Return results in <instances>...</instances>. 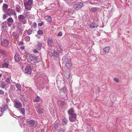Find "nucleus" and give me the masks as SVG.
<instances>
[{
    "mask_svg": "<svg viewBox=\"0 0 132 132\" xmlns=\"http://www.w3.org/2000/svg\"><path fill=\"white\" fill-rule=\"evenodd\" d=\"M71 74L69 72H67L64 74L65 77L67 79H69L70 76Z\"/></svg>",
    "mask_w": 132,
    "mask_h": 132,
    "instance_id": "20",
    "label": "nucleus"
},
{
    "mask_svg": "<svg viewBox=\"0 0 132 132\" xmlns=\"http://www.w3.org/2000/svg\"><path fill=\"white\" fill-rule=\"evenodd\" d=\"M23 44V42H20V45H22Z\"/></svg>",
    "mask_w": 132,
    "mask_h": 132,
    "instance_id": "56",
    "label": "nucleus"
},
{
    "mask_svg": "<svg viewBox=\"0 0 132 132\" xmlns=\"http://www.w3.org/2000/svg\"><path fill=\"white\" fill-rule=\"evenodd\" d=\"M9 64V60L8 59H5L4 60V62L2 64L3 67L7 68Z\"/></svg>",
    "mask_w": 132,
    "mask_h": 132,
    "instance_id": "6",
    "label": "nucleus"
},
{
    "mask_svg": "<svg viewBox=\"0 0 132 132\" xmlns=\"http://www.w3.org/2000/svg\"><path fill=\"white\" fill-rule=\"evenodd\" d=\"M65 104V102L64 101H61L60 103V105L63 106Z\"/></svg>",
    "mask_w": 132,
    "mask_h": 132,
    "instance_id": "42",
    "label": "nucleus"
},
{
    "mask_svg": "<svg viewBox=\"0 0 132 132\" xmlns=\"http://www.w3.org/2000/svg\"><path fill=\"white\" fill-rule=\"evenodd\" d=\"M68 114L70 115H72L73 114L75 113H74V110L73 108H71L68 111Z\"/></svg>",
    "mask_w": 132,
    "mask_h": 132,
    "instance_id": "16",
    "label": "nucleus"
},
{
    "mask_svg": "<svg viewBox=\"0 0 132 132\" xmlns=\"http://www.w3.org/2000/svg\"><path fill=\"white\" fill-rule=\"evenodd\" d=\"M77 116L76 113L73 114L72 115H69V119L71 122H73L75 121L77 119Z\"/></svg>",
    "mask_w": 132,
    "mask_h": 132,
    "instance_id": "7",
    "label": "nucleus"
},
{
    "mask_svg": "<svg viewBox=\"0 0 132 132\" xmlns=\"http://www.w3.org/2000/svg\"><path fill=\"white\" fill-rule=\"evenodd\" d=\"M40 97L37 96L35 98L34 100V101L35 102H38L39 101Z\"/></svg>",
    "mask_w": 132,
    "mask_h": 132,
    "instance_id": "31",
    "label": "nucleus"
},
{
    "mask_svg": "<svg viewBox=\"0 0 132 132\" xmlns=\"http://www.w3.org/2000/svg\"><path fill=\"white\" fill-rule=\"evenodd\" d=\"M27 58L28 61L29 62L34 60H37V57L34 55H32L31 54L29 55V56H27Z\"/></svg>",
    "mask_w": 132,
    "mask_h": 132,
    "instance_id": "5",
    "label": "nucleus"
},
{
    "mask_svg": "<svg viewBox=\"0 0 132 132\" xmlns=\"http://www.w3.org/2000/svg\"><path fill=\"white\" fill-rule=\"evenodd\" d=\"M0 53L3 55H5L7 54V53L1 49L0 50Z\"/></svg>",
    "mask_w": 132,
    "mask_h": 132,
    "instance_id": "36",
    "label": "nucleus"
},
{
    "mask_svg": "<svg viewBox=\"0 0 132 132\" xmlns=\"http://www.w3.org/2000/svg\"><path fill=\"white\" fill-rule=\"evenodd\" d=\"M83 6L82 2H79L75 4L73 6V8L76 10H78L81 9Z\"/></svg>",
    "mask_w": 132,
    "mask_h": 132,
    "instance_id": "3",
    "label": "nucleus"
},
{
    "mask_svg": "<svg viewBox=\"0 0 132 132\" xmlns=\"http://www.w3.org/2000/svg\"><path fill=\"white\" fill-rule=\"evenodd\" d=\"M26 88L27 89V91L28 93L30 94L33 92V91L30 88L27 87H26Z\"/></svg>",
    "mask_w": 132,
    "mask_h": 132,
    "instance_id": "21",
    "label": "nucleus"
},
{
    "mask_svg": "<svg viewBox=\"0 0 132 132\" xmlns=\"http://www.w3.org/2000/svg\"><path fill=\"white\" fill-rule=\"evenodd\" d=\"M1 43L2 45L4 46H7L8 44V41L6 39H5L4 40L1 39Z\"/></svg>",
    "mask_w": 132,
    "mask_h": 132,
    "instance_id": "11",
    "label": "nucleus"
},
{
    "mask_svg": "<svg viewBox=\"0 0 132 132\" xmlns=\"http://www.w3.org/2000/svg\"><path fill=\"white\" fill-rule=\"evenodd\" d=\"M65 66L68 68H69L71 66V62L70 60L66 59L65 60Z\"/></svg>",
    "mask_w": 132,
    "mask_h": 132,
    "instance_id": "12",
    "label": "nucleus"
},
{
    "mask_svg": "<svg viewBox=\"0 0 132 132\" xmlns=\"http://www.w3.org/2000/svg\"><path fill=\"white\" fill-rule=\"evenodd\" d=\"M27 33L28 35H30L32 33V30L31 29H29L27 31Z\"/></svg>",
    "mask_w": 132,
    "mask_h": 132,
    "instance_id": "40",
    "label": "nucleus"
},
{
    "mask_svg": "<svg viewBox=\"0 0 132 132\" xmlns=\"http://www.w3.org/2000/svg\"><path fill=\"white\" fill-rule=\"evenodd\" d=\"M35 121L34 120H29L27 121V123L29 124L34 125L35 123Z\"/></svg>",
    "mask_w": 132,
    "mask_h": 132,
    "instance_id": "26",
    "label": "nucleus"
},
{
    "mask_svg": "<svg viewBox=\"0 0 132 132\" xmlns=\"http://www.w3.org/2000/svg\"><path fill=\"white\" fill-rule=\"evenodd\" d=\"M4 94V92L1 90H0V94L2 95Z\"/></svg>",
    "mask_w": 132,
    "mask_h": 132,
    "instance_id": "51",
    "label": "nucleus"
},
{
    "mask_svg": "<svg viewBox=\"0 0 132 132\" xmlns=\"http://www.w3.org/2000/svg\"><path fill=\"white\" fill-rule=\"evenodd\" d=\"M20 58L21 57L19 53H16L14 56L15 61L16 62H18L19 61Z\"/></svg>",
    "mask_w": 132,
    "mask_h": 132,
    "instance_id": "13",
    "label": "nucleus"
},
{
    "mask_svg": "<svg viewBox=\"0 0 132 132\" xmlns=\"http://www.w3.org/2000/svg\"><path fill=\"white\" fill-rule=\"evenodd\" d=\"M8 108V105L6 104H3L2 107H0V110L3 113Z\"/></svg>",
    "mask_w": 132,
    "mask_h": 132,
    "instance_id": "10",
    "label": "nucleus"
},
{
    "mask_svg": "<svg viewBox=\"0 0 132 132\" xmlns=\"http://www.w3.org/2000/svg\"><path fill=\"white\" fill-rule=\"evenodd\" d=\"M60 92H63L64 93H67V91L65 87H63L60 89Z\"/></svg>",
    "mask_w": 132,
    "mask_h": 132,
    "instance_id": "28",
    "label": "nucleus"
},
{
    "mask_svg": "<svg viewBox=\"0 0 132 132\" xmlns=\"http://www.w3.org/2000/svg\"><path fill=\"white\" fill-rule=\"evenodd\" d=\"M42 45V44L40 42H38L37 45L36 47L37 49L38 50H40L41 48V47Z\"/></svg>",
    "mask_w": 132,
    "mask_h": 132,
    "instance_id": "23",
    "label": "nucleus"
},
{
    "mask_svg": "<svg viewBox=\"0 0 132 132\" xmlns=\"http://www.w3.org/2000/svg\"><path fill=\"white\" fill-rule=\"evenodd\" d=\"M24 5L25 9L28 10H30L31 9L30 6L32 4L33 0H29L28 1H24Z\"/></svg>",
    "mask_w": 132,
    "mask_h": 132,
    "instance_id": "1",
    "label": "nucleus"
},
{
    "mask_svg": "<svg viewBox=\"0 0 132 132\" xmlns=\"http://www.w3.org/2000/svg\"><path fill=\"white\" fill-rule=\"evenodd\" d=\"M2 76V74H0V77H1Z\"/></svg>",
    "mask_w": 132,
    "mask_h": 132,
    "instance_id": "64",
    "label": "nucleus"
},
{
    "mask_svg": "<svg viewBox=\"0 0 132 132\" xmlns=\"http://www.w3.org/2000/svg\"><path fill=\"white\" fill-rule=\"evenodd\" d=\"M91 4H96V3H90Z\"/></svg>",
    "mask_w": 132,
    "mask_h": 132,
    "instance_id": "60",
    "label": "nucleus"
},
{
    "mask_svg": "<svg viewBox=\"0 0 132 132\" xmlns=\"http://www.w3.org/2000/svg\"><path fill=\"white\" fill-rule=\"evenodd\" d=\"M7 13L9 15H15L16 13L14 10L9 9L7 10Z\"/></svg>",
    "mask_w": 132,
    "mask_h": 132,
    "instance_id": "8",
    "label": "nucleus"
},
{
    "mask_svg": "<svg viewBox=\"0 0 132 132\" xmlns=\"http://www.w3.org/2000/svg\"><path fill=\"white\" fill-rule=\"evenodd\" d=\"M16 35V33L15 32H12V36L13 37H15Z\"/></svg>",
    "mask_w": 132,
    "mask_h": 132,
    "instance_id": "47",
    "label": "nucleus"
},
{
    "mask_svg": "<svg viewBox=\"0 0 132 132\" xmlns=\"http://www.w3.org/2000/svg\"><path fill=\"white\" fill-rule=\"evenodd\" d=\"M31 68L29 66H27L25 68L24 72L26 73L30 74L31 73Z\"/></svg>",
    "mask_w": 132,
    "mask_h": 132,
    "instance_id": "9",
    "label": "nucleus"
},
{
    "mask_svg": "<svg viewBox=\"0 0 132 132\" xmlns=\"http://www.w3.org/2000/svg\"><path fill=\"white\" fill-rule=\"evenodd\" d=\"M36 110L37 112L40 114L42 113L43 112V109L40 106H38Z\"/></svg>",
    "mask_w": 132,
    "mask_h": 132,
    "instance_id": "14",
    "label": "nucleus"
},
{
    "mask_svg": "<svg viewBox=\"0 0 132 132\" xmlns=\"http://www.w3.org/2000/svg\"><path fill=\"white\" fill-rule=\"evenodd\" d=\"M110 47L107 46L105 47L103 49L104 52L105 53H108L110 51Z\"/></svg>",
    "mask_w": 132,
    "mask_h": 132,
    "instance_id": "18",
    "label": "nucleus"
},
{
    "mask_svg": "<svg viewBox=\"0 0 132 132\" xmlns=\"http://www.w3.org/2000/svg\"><path fill=\"white\" fill-rule=\"evenodd\" d=\"M8 99H9L7 97H6V101H7V100Z\"/></svg>",
    "mask_w": 132,
    "mask_h": 132,
    "instance_id": "63",
    "label": "nucleus"
},
{
    "mask_svg": "<svg viewBox=\"0 0 132 132\" xmlns=\"http://www.w3.org/2000/svg\"><path fill=\"white\" fill-rule=\"evenodd\" d=\"M57 52H56V54L58 55L62 52V49L60 47H59L58 48H57Z\"/></svg>",
    "mask_w": 132,
    "mask_h": 132,
    "instance_id": "25",
    "label": "nucleus"
},
{
    "mask_svg": "<svg viewBox=\"0 0 132 132\" xmlns=\"http://www.w3.org/2000/svg\"><path fill=\"white\" fill-rule=\"evenodd\" d=\"M59 132H65V130L63 128H61L59 130Z\"/></svg>",
    "mask_w": 132,
    "mask_h": 132,
    "instance_id": "43",
    "label": "nucleus"
},
{
    "mask_svg": "<svg viewBox=\"0 0 132 132\" xmlns=\"http://www.w3.org/2000/svg\"><path fill=\"white\" fill-rule=\"evenodd\" d=\"M46 20L48 22H50L51 21V18L50 16H49L46 19Z\"/></svg>",
    "mask_w": 132,
    "mask_h": 132,
    "instance_id": "41",
    "label": "nucleus"
},
{
    "mask_svg": "<svg viewBox=\"0 0 132 132\" xmlns=\"http://www.w3.org/2000/svg\"><path fill=\"white\" fill-rule=\"evenodd\" d=\"M47 44L50 47H51L53 46L52 39H48Z\"/></svg>",
    "mask_w": 132,
    "mask_h": 132,
    "instance_id": "15",
    "label": "nucleus"
},
{
    "mask_svg": "<svg viewBox=\"0 0 132 132\" xmlns=\"http://www.w3.org/2000/svg\"><path fill=\"white\" fill-rule=\"evenodd\" d=\"M5 97H7V93H5Z\"/></svg>",
    "mask_w": 132,
    "mask_h": 132,
    "instance_id": "57",
    "label": "nucleus"
},
{
    "mask_svg": "<svg viewBox=\"0 0 132 132\" xmlns=\"http://www.w3.org/2000/svg\"><path fill=\"white\" fill-rule=\"evenodd\" d=\"M19 109H20V112L22 114L23 116L24 115L25 111L24 109L23 108H21Z\"/></svg>",
    "mask_w": 132,
    "mask_h": 132,
    "instance_id": "24",
    "label": "nucleus"
},
{
    "mask_svg": "<svg viewBox=\"0 0 132 132\" xmlns=\"http://www.w3.org/2000/svg\"><path fill=\"white\" fill-rule=\"evenodd\" d=\"M6 81L8 83H9L10 82V80L9 78H6Z\"/></svg>",
    "mask_w": 132,
    "mask_h": 132,
    "instance_id": "44",
    "label": "nucleus"
},
{
    "mask_svg": "<svg viewBox=\"0 0 132 132\" xmlns=\"http://www.w3.org/2000/svg\"><path fill=\"white\" fill-rule=\"evenodd\" d=\"M99 9L97 7H94L92 8L91 10L93 12H95L98 11Z\"/></svg>",
    "mask_w": 132,
    "mask_h": 132,
    "instance_id": "30",
    "label": "nucleus"
},
{
    "mask_svg": "<svg viewBox=\"0 0 132 132\" xmlns=\"http://www.w3.org/2000/svg\"><path fill=\"white\" fill-rule=\"evenodd\" d=\"M21 100L25 102H27L28 101V99L25 97L24 96H22L20 97Z\"/></svg>",
    "mask_w": 132,
    "mask_h": 132,
    "instance_id": "27",
    "label": "nucleus"
},
{
    "mask_svg": "<svg viewBox=\"0 0 132 132\" xmlns=\"http://www.w3.org/2000/svg\"><path fill=\"white\" fill-rule=\"evenodd\" d=\"M24 39L26 41L28 42L30 40V37L28 36H26L25 37Z\"/></svg>",
    "mask_w": 132,
    "mask_h": 132,
    "instance_id": "38",
    "label": "nucleus"
},
{
    "mask_svg": "<svg viewBox=\"0 0 132 132\" xmlns=\"http://www.w3.org/2000/svg\"><path fill=\"white\" fill-rule=\"evenodd\" d=\"M33 52L35 53H37L38 51L36 49H34L33 51Z\"/></svg>",
    "mask_w": 132,
    "mask_h": 132,
    "instance_id": "52",
    "label": "nucleus"
},
{
    "mask_svg": "<svg viewBox=\"0 0 132 132\" xmlns=\"http://www.w3.org/2000/svg\"><path fill=\"white\" fill-rule=\"evenodd\" d=\"M41 132H44V130L43 129H42L41 131Z\"/></svg>",
    "mask_w": 132,
    "mask_h": 132,
    "instance_id": "59",
    "label": "nucleus"
},
{
    "mask_svg": "<svg viewBox=\"0 0 132 132\" xmlns=\"http://www.w3.org/2000/svg\"><path fill=\"white\" fill-rule=\"evenodd\" d=\"M8 7V5L7 4L5 3H4L3 4V9L4 10L5 9V10H6L7 9V8Z\"/></svg>",
    "mask_w": 132,
    "mask_h": 132,
    "instance_id": "29",
    "label": "nucleus"
},
{
    "mask_svg": "<svg viewBox=\"0 0 132 132\" xmlns=\"http://www.w3.org/2000/svg\"><path fill=\"white\" fill-rule=\"evenodd\" d=\"M114 80L116 81L117 82H118L119 81V79L116 78H114Z\"/></svg>",
    "mask_w": 132,
    "mask_h": 132,
    "instance_id": "50",
    "label": "nucleus"
},
{
    "mask_svg": "<svg viewBox=\"0 0 132 132\" xmlns=\"http://www.w3.org/2000/svg\"><path fill=\"white\" fill-rule=\"evenodd\" d=\"M18 117L20 118L21 119H23L24 118V117H23L21 116H20Z\"/></svg>",
    "mask_w": 132,
    "mask_h": 132,
    "instance_id": "54",
    "label": "nucleus"
},
{
    "mask_svg": "<svg viewBox=\"0 0 132 132\" xmlns=\"http://www.w3.org/2000/svg\"><path fill=\"white\" fill-rule=\"evenodd\" d=\"M20 48L21 50H23L24 49V46H21L20 47Z\"/></svg>",
    "mask_w": 132,
    "mask_h": 132,
    "instance_id": "55",
    "label": "nucleus"
},
{
    "mask_svg": "<svg viewBox=\"0 0 132 132\" xmlns=\"http://www.w3.org/2000/svg\"><path fill=\"white\" fill-rule=\"evenodd\" d=\"M97 90H98L99 92H100V88H97Z\"/></svg>",
    "mask_w": 132,
    "mask_h": 132,
    "instance_id": "61",
    "label": "nucleus"
},
{
    "mask_svg": "<svg viewBox=\"0 0 132 132\" xmlns=\"http://www.w3.org/2000/svg\"><path fill=\"white\" fill-rule=\"evenodd\" d=\"M62 124L63 125H65L67 123V119L65 118H63L62 119Z\"/></svg>",
    "mask_w": 132,
    "mask_h": 132,
    "instance_id": "35",
    "label": "nucleus"
},
{
    "mask_svg": "<svg viewBox=\"0 0 132 132\" xmlns=\"http://www.w3.org/2000/svg\"><path fill=\"white\" fill-rule=\"evenodd\" d=\"M23 15H24V16L25 17V18H26V17L28 16V13L27 12L24 13H23Z\"/></svg>",
    "mask_w": 132,
    "mask_h": 132,
    "instance_id": "49",
    "label": "nucleus"
},
{
    "mask_svg": "<svg viewBox=\"0 0 132 132\" xmlns=\"http://www.w3.org/2000/svg\"><path fill=\"white\" fill-rule=\"evenodd\" d=\"M32 27L35 28L37 27V24L36 23L34 22L33 23Z\"/></svg>",
    "mask_w": 132,
    "mask_h": 132,
    "instance_id": "48",
    "label": "nucleus"
},
{
    "mask_svg": "<svg viewBox=\"0 0 132 132\" xmlns=\"http://www.w3.org/2000/svg\"><path fill=\"white\" fill-rule=\"evenodd\" d=\"M6 86V84L3 81L0 84L1 87L2 88H4Z\"/></svg>",
    "mask_w": 132,
    "mask_h": 132,
    "instance_id": "32",
    "label": "nucleus"
},
{
    "mask_svg": "<svg viewBox=\"0 0 132 132\" xmlns=\"http://www.w3.org/2000/svg\"><path fill=\"white\" fill-rule=\"evenodd\" d=\"M87 127L88 128H89V129H87L88 130L87 131H89L90 132H93L92 128L90 126L88 125L87 126Z\"/></svg>",
    "mask_w": 132,
    "mask_h": 132,
    "instance_id": "33",
    "label": "nucleus"
},
{
    "mask_svg": "<svg viewBox=\"0 0 132 132\" xmlns=\"http://www.w3.org/2000/svg\"><path fill=\"white\" fill-rule=\"evenodd\" d=\"M15 10L18 13L20 12L21 10L20 7L19 5L16 6Z\"/></svg>",
    "mask_w": 132,
    "mask_h": 132,
    "instance_id": "22",
    "label": "nucleus"
},
{
    "mask_svg": "<svg viewBox=\"0 0 132 132\" xmlns=\"http://www.w3.org/2000/svg\"><path fill=\"white\" fill-rule=\"evenodd\" d=\"M43 22H42L40 23H38V26L41 27L43 24Z\"/></svg>",
    "mask_w": 132,
    "mask_h": 132,
    "instance_id": "45",
    "label": "nucleus"
},
{
    "mask_svg": "<svg viewBox=\"0 0 132 132\" xmlns=\"http://www.w3.org/2000/svg\"><path fill=\"white\" fill-rule=\"evenodd\" d=\"M7 20L8 22L12 23L13 22V20L11 18H9L7 19Z\"/></svg>",
    "mask_w": 132,
    "mask_h": 132,
    "instance_id": "37",
    "label": "nucleus"
},
{
    "mask_svg": "<svg viewBox=\"0 0 132 132\" xmlns=\"http://www.w3.org/2000/svg\"><path fill=\"white\" fill-rule=\"evenodd\" d=\"M25 16H24L23 15H19L18 17L19 21L23 24H25L26 22V20Z\"/></svg>",
    "mask_w": 132,
    "mask_h": 132,
    "instance_id": "4",
    "label": "nucleus"
},
{
    "mask_svg": "<svg viewBox=\"0 0 132 132\" xmlns=\"http://www.w3.org/2000/svg\"><path fill=\"white\" fill-rule=\"evenodd\" d=\"M6 18V16L5 14H4L3 15V19H5Z\"/></svg>",
    "mask_w": 132,
    "mask_h": 132,
    "instance_id": "53",
    "label": "nucleus"
},
{
    "mask_svg": "<svg viewBox=\"0 0 132 132\" xmlns=\"http://www.w3.org/2000/svg\"><path fill=\"white\" fill-rule=\"evenodd\" d=\"M16 86L19 90L20 91L21 90V86L19 84L17 83L16 85Z\"/></svg>",
    "mask_w": 132,
    "mask_h": 132,
    "instance_id": "34",
    "label": "nucleus"
},
{
    "mask_svg": "<svg viewBox=\"0 0 132 132\" xmlns=\"http://www.w3.org/2000/svg\"><path fill=\"white\" fill-rule=\"evenodd\" d=\"M13 102L14 103V106L16 108L20 109L22 107V103L18 100L15 99Z\"/></svg>",
    "mask_w": 132,
    "mask_h": 132,
    "instance_id": "2",
    "label": "nucleus"
},
{
    "mask_svg": "<svg viewBox=\"0 0 132 132\" xmlns=\"http://www.w3.org/2000/svg\"><path fill=\"white\" fill-rule=\"evenodd\" d=\"M37 33L38 35H40L43 34V32L42 30H39L37 32Z\"/></svg>",
    "mask_w": 132,
    "mask_h": 132,
    "instance_id": "39",
    "label": "nucleus"
},
{
    "mask_svg": "<svg viewBox=\"0 0 132 132\" xmlns=\"http://www.w3.org/2000/svg\"><path fill=\"white\" fill-rule=\"evenodd\" d=\"M3 0H0V4L3 2Z\"/></svg>",
    "mask_w": 132,
    "mask_h": 132,
    "instance_id": "58",
    "label": "nucleus"
},
{
    "mask_svg": "<svg viewBox=\"0 0 132 132\" xmlns=\"http://www.w3.org/2000/svg\"><path fill=\"white\" fill-rule=\"evenodd\" d=\"M8 111H10V112H12V111H11V110L10 109H8Z\"/></svg>",
    "mask_w": 132,
    "mask_h": 132,
    "instance_id": "62",
    "label": "nucleus"
},
{
    "mask_svg": "<svg viewBox=\"0 0 132 132\" xmlns=\"http://www.w3.org/2000/svg\"><path fill=\"white\" fill-rule=\"evenodd\" d=\"M97 26L98 25L96 23L94 22L91 24L89 27L90 28L93 29L95 27H97Z\"/></svg>",
    "mask_w": 132,
    "mask_h": 132,
    "instance_id": "19",
    "label": "nucleus"
},
{
    "mask_svg": "<svg viewBox=\"0 0 132 132\" xmlns=\"http://www.w3.org/2000/svg\"><path fill=\"white\" fill-rule=\"evenodd\" d=\"M62 33L60 31L57 34V36H61L62 35Z\"/></svg>",
    "mask_w": 132,
    "mask_h": 132,
    "instance_id": "46",
    "label": "nucleus"
},
{
    "mask_svg": "<svg viewBox=\"0 0 132 132\" xmlns=\"http://www.w3.org/2000/svg\"><path fill=\"white\" fill-rule=\"evenodd\" d=\"M2 30L5 29V28L7 27V22H4L2 24Z\"/></svg>",
    "mask_w": 132,
    "mask_h": 132,
    "instance_id": "17",
    "label": "nucleus"
}]
</instances>
